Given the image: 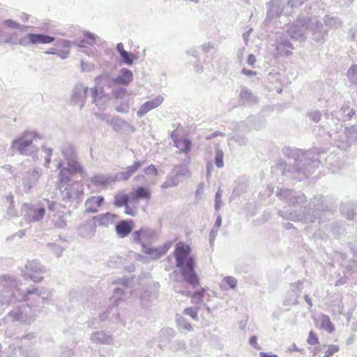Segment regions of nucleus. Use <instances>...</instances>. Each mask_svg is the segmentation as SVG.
Listing matches in <instances>:
<instances>
[{"mask_svg":"<svg viewBox=\"0 0 357 357\" xmlns=\"http://www.w3.org/2000/svg\"><path fill=\"white\" fill-rule=\"evenodd\" d=\"M344 129L351 144L356 142L357 141V125H353L351 127H346Z\"/></svg>","mask_w":357,"mask_h":357,"instance_id":"a878e982","label":"nucleus"},{"mask_svg":"<svg viewBox=\"0 0 357 357\" xmlns=\"http://www.w3.org/2000/svg\"><path fill=\"white\" fill-rule=\"evenodd\" d=\"M218 135H222V133H221V132H220L219 134H218V132H215V133H213V136H212V137H215V136H217Z\"/></svg>","mask_w":357,"mask_h":357,"instance_id":"bf43d9fd","label":"nucleus"},{"mask_svg":"<svg viewBox=\"0 0 357 357\" xmlns=\"http://www.w3.org/2000/svg\"><path fill=\"white\" fill-rule=\"evenodd\" d=\"M256 62L255 56L253 54H250L248 57V63L250 66H254Z\"/></svg>","mask_w":357,"mask_h":357,"instance_id":"37998d69","label":"nucleus"},{"mask_svg":"<svg viewBox=\"0 0 357 357\" xmlns=\"http://www.w3.org/2000/svg\"><path fill=\"white\" fill-rule=\"evenodd\" d=\"M117 218V215L107 212L105 213L93 216L91 220L95 227H107L110 225H112Z\"/></svg>","mask_w":357,"mask_h":357,"instance_id":"9d476101","label":"nucleus"},{"mask_svg":"<svg viewBox=\"0 0 357 357\" xmlns=\"http://www.w3.org/2000/svg\"><path fill=\"white\" fill-rule=\"evenodd\" d=\"M134 226L132 220H121L115 227L116 232L119 237L125 238L128 236Z\"/></svg>","mask_w":357,"mask_h":357,"instance_id":"f8f14e48","label":"nucleus"},{"mask_svg":"<svg viewBox=\"0 0 357 357\" xmlns=\"http://www.w3.org/2000/svg\"><path fill=\"white\" fill-rule=\"evenodd\" d=\"M325 116H326V118H327V119H328V114L327 113H326V114H325Z\"/></svg>","mask_w":357,"mask_h":357,"instance_id":"0e129e2a","label":"nucleus"},{"mask_svg":"<svg viewBox=\"0 0 357 357\" xmlns=\"http://www.w3.org/2000/svg\"><path fill=\"white\" fill-rule=\"evenodd\" d=\"M355 341V336L354 335H351L347 340V344L348 345L351 344Z\"/></svg>","mask_w":357,"mask_h":357,"instance_id":"8fccbe9b","label":"nucleus"},{"mask_svg":"<svg viewBox=\"0 0 357 357\" xmlns=\"http://www.w3.org/2000/svg\"><path fill=\"white\" fill-rule=\"evenodd\" d=\"M307 27V22L305 19L297 20L294 24H291V39L304 40Z\"/></svg>","mask_w":357,"mask_h":357,"instance_id":"1a4fd4ad","label":"nucleus"},{"mask_svg":"<svg viewBox=\"0 0 357 357\" xmlns=\"http://www.w3.org/2000/svg\"><path fill=\"white\" fill-rule=\"evenodd\" d=\"M347 77L349 82L352 84L357 85V65L352 64L347 70Z\"/></svg>","mask_w":357,"mask_h":357,"instance_id":"b1692460","label":"nucleus"},{"mask_svg":"<svg viewBox=\"0 0 357 357\" xmlns=\"http://www.w3.org/2000/svg\"><path fill=\"white\" fill-rule=\"evenodd\" d=\"M249 342L255 349H261V347L257 344V338L256 336L251 337L250 339Z\"/></svg>","mask_w":357,"mask_h":357,"instance_id":"ea45409f","label":"nucleus"},{"mask_svg":"<svg viewBox=\"0 0 357 357\" xmlns=\"http://www.w3.org/2000/svg\"><path fill=\"white\" fill-rule=\"evenodd\" d=\"M130 197L128 194L121 191L114 196L113 204L117 208L124 206V213L130 216L134 217L137 215L138 208L136 206H130L128 204Z\"/></svg>","mask_w":357,"mask_h":357,"instance_id":"423d86ee","label":"nucleus"},{"mask_svg":"<svg viewBox=\"0 0 357 357\" xmlns=\"http://www.w3.org/2000/svg\"><path fill=\"white\" fill-rule=\"evenodd\" d=\"M307 282V280H298L295 284H291V291L300 293L303 289V283Z\"/></svg>","mask_w":357,"mask_h":357,"instance_id":"72a5a7b5","label":"nucleus"},{"mask_svg":"<svg viewBox=\"0 0 357 357\" xmlns=\"http://www.w3.org/2000/svg\"><path fill=\"white\" fill-rule=\"evenodd\" d=\"M33 139L32 134L24 133L22 137L13 141L12 146L20 153L24 154L26 153L27 148L32 144Z\"/></svg>","mask_w":357,"mask_h":357,"instance_id":"9b49d317","label":"nucleus"},{"mask_svg":"<svg viewBox=\"0 0 357 357\" xmlns=\"http://www.w3.org/2000/svg\"><path fill=\"white\" fill-rule=\"evenodd\" d=\"M116 49H117L118 52H119L120 55L121 54H123V52H126L124 50L123 45L122 43L117 44Z\"/></svg>","mask_w":357,"mask_h":357,"instance_id":"de8ad7c7","label":"nucleus"},{"mask_svg":"<svg viewBox=\"0 0 357 357\" xmlns=\"http://www.w3.org/2000/svg\"><path fill=\"white\" fill-rule=\"evenodd\" d=\"M117 111L121 112H124V110L123 109H120V108H117Z\"/></svg>","mask_w":357,"mask_h":357,"instance_id":"052dcab7","label":"nucleus"},{"mask_svg":"<svg viewBox=\"0 0 357 357\" xmlns=\"http://www.w3.org/2000/svg\"><path fill=\"white\" fill-rule=\"evenodd\" d=\"M298 303V301L296 299H295V301L293 303V304H297Z\"/></svg>","mask_w":357,"mask_h":357,"instance_id":"e2e57ef3","label":"nucleus"},{"mask_svg":"<svg viewBox=\"0 0 357 357\" xmlns=\"http://www.w3.org/2000/svg\"><path fill=\"white\" fill-rule=\"evenodd\" d=\"M205 292L206 289L204 287H201L198 290L195 291L193 294H190V292H185V295L191 297L192 303H200L203 301Z\"/></svg>","mask_w":357,"mask_h":357,"instance_id":"5701e85b","label":"nucleus"},{"mask_svg":"<svg viewBox=\"0 0 357 357\" xmlns=\"http://www.w3.org/2000/svg\"><path fill=\"white\" fill-rule=\"evenodd\" d=\"M144 163V162L135 161L132 165L128 166L123 172H121V178L124 181L128 180L141 168Z\"/></svg>","mask_w":357,"mask_h":357,"instance_id":"6ab92c4d","label":"nucleus"},{"mask_svg":"<svg viewBox=\"0 0 357 357\" xmlns=\"http://www.w3.org/2000/svg\"><path fill=\"white\" fill-rule=\"evenodd\" d=\"M7 23L9 24L10 26H11V24H13V26H18V24L13 22L12 21H8V22H7Z\"/></svg>","mask_w":357,"mask_h":357,"instance_id":"13d9d810","label":"nucleus"},{"mask_svg":"<svg viewBox=\"0 0 357 357\" xmlns=\"http://www.w3.org/2000/svg\"><path fill=\"white\" fill-rule=\"evenodd\" d=\"M104 202L105 199L102 196L96 195L87 198L84 203V213L87 214L98 213Z\"/></svg>","mask_w":357,"mask_h":357,"instance_id":"6e6552de","label":"nucleus"},{"mask_svg":"<svg viewBox=\"0 0 357 357\" xmlns=\"http://www.w3.org/2000/svg\"><path fill=\"white\" fill-rule=\"evenodd\" d=\"M221 192L219 190L215 194V208L218 209L220 207V203L221 202Z\"/></svg>","mask_w":357,"mask_h":357,"instance_id":"a19ab883","label":"nucleus"},{"mask_svg":"<svg viewBox=\"0 0 357 357\" xmlns=\"http://www.w3.org/2000/svg\"><path fill=\"white\" fill-rule=\"evenodd\" d=\"M307 342L310 345H316L319 344L318 337L314 331H311L309 333V335L307 339Z\"/></svg>","mask_w":357,"mask_h":357,"instance_id":"7c9ffc66","label":"nucleus"},{"mask_svg":"<svg viewBox=\"0 0 357 357\" xmlns=\"http://www.w3.org/2000/svg\"><path fill=\"white\" fill-rule=\"evenodd\" d=\"M83 174L84 170L79 162L74 160L68 161V167L61 169L59 174V179L61 183H67L70 181V177L66 174Z\"/></svg>","mask_w":357,"mask_h":357,"instance_id":"0eeeda50","label":"nucleus"},{"mask_svg":"<svg viewBox=\"0 0 357 357\" xmlns=\"http://www.w3.org/2000/svg\"><path fill=\"white\" fill-rule=\"evenodd\" d=\"M45 212V208H43L38 210L37 213L39 216V218H42L44 216Z\"/></svg>","mask_w":357,"mask_h":357,"instance_id":"3c124183","label":"nucleus"},{"mask_svg":"<svg viewBox=\"0 0 357 357\" xmlns=\"http://www.w3.org/2000/svg\"><path fill=\"white\" fill-rule=\"evenodd\" d=\"M179 168L181 169L177 170V172L176 173V175L177 176H185V175H188L190 174V172L188 168H186V167L182 168L181 167H179Z\"/></svg>","mask_w":357,"mask_h":357,"instance_id":"58836bf2","label":"nucleus"},{"mask_svg":"<svg viewBox=\"0 0 357 357\" xmlns=\"http://www.w3.org/2000/svg\"><path fill=\"white\" fill-rule=\"evenodd\" d=\"M307 0H291V8L296 6H301Z\"/></svg>","mask_w":357,"mask_h":357,"instance_id":"79ce46f5","label":"nucleus"},{"mask_svg":"<svg viewBox=\"0 0 357 357\" xmlns=\"http://www.w3.org/2000/svg\"><path fill=\"white\" fill-rule=\"evenodd\" d=\"M215 165L218 168H221L224 166L223 153L221 151H218L216 153Z\"/></svg>","mask_w":357,"mask_h":357,"instance_id":"f704fd0d","label":"nucleus"},{"mask_svg":"<svg viewBox=\"0 0 357 357\" xmlns=\"http://www.w3.org/2000/svg\"><path fill=\"white\" fill-rule=\"evenodd\" d=\"M191 249L189 245L180 242L176 244L174 252L176 265L180 268L184 280L193 287L199 284V279L195 271V259L190 256Z\"/></svg>","mask_w":357,"mask_h":357,"instance_id":"7ed1b4c3","label":"nucleus"},{"mask_svg":"<svg viewBox=\"0 0 357 357\" xmlns=\"http://www.w3.org/2000/svg\"><path fill=\"white\" fill-rule=\"evenodd\" d=\"M119 93H125V90H122V91H121L119 92V91H114V92H113V95L114 96L115 98H117L119 96Z\"/></svg>","mask_w":357,"mask_h":357,"instance_id":"5fc2aeb1","label":"nucleus"},{"mask_svg":"<svg viewBox=\"0 0 357 357\" xmlns=\"http://www.w3.org/2000/svg\"><path fill=\"white\" fill-rule=\"evenodd\" d=\"M123 61L128 65H132L133 63L134 56L128 53V52H123V54H121Z\"/></svg>","mask_w":357,"mask_h":357,"instance_id":"473e14b6","label":"nucleus"},{"mask_svg":"<svg viewBox=\"0 0 357 357\" xmlns=\"http://www.w3.org/2000/svg\"><path fill=\"white\" fill-rule=\"evenodd\" d=\"M306 116L313 122L318 123L321 119L322 114L319 110L312 109L306 113Z\"/></svg>","mask_w":357,"mask_h":357,"instance_id":"cd10ccee","label":"nucleus"},{"mask_svg":"<svg viewBox=\"0 0 357 357\" xmlns=\"http://www.w3.org/2000/svg\"><path fill=\"white\" fill-rule=\"evenodd\" d=\"M304 351V349H298L297 348L296 345L294 343H293V344H291V351Z\"/></svg>","mask_w":357,"mask_h":357,"instance_id":"864d4df0","label":"nucleus"},{"mask_svg":"<svg viewBox=\"0 0 357 357\" xmlns=\"http://www.w3.org/2000/svg\"><path fill=\"white\" fill-rule=\"evenodd\" d=\"M355 0H342L343 6H351L353 3V2Z\"/></svg>","mask_w":357,"mask_h":357,"instance_id":"603ef678","label":"nucleus"},{"mask_svg":"<svg viewBox=\"0 0 357 357\" xmlns=\"http://www.w3.org/2000/svg\"><path fill=\"white\" fill-rule=\"evenodd\" d=\"M326 230L335 238H342L346 235L345 224L339 222H335L327 225Z\"/></svg>","mask_w":357,"mask_h":357,"instance_id":"ddd939ff","label":"nucleus"},{"mask_svg":"<svg viewBox=\"0 0 357 357\" xmlns=\"http://www.w3.org/2000/svg\"><path fill=\"white\" fill-rule=\"evenodd\" d=\"M321 328L325 329L328 333H332L335 331V326L331 321V319L328 315L323 314L321 319Z\"/></svg>","mask_w":357,"mask_h":357,"instance_id":"bb28decb","label":"nucleus"},{"mask_svg":"<svg viewBox=\"0 0 357 357\" xmlns=\"http://www.w3.org/2000/svg\"><path fill=\"white\" fill-rule=\"evenodd\" d=\"M334 139L337 143V146L341 150L345 151L351 146L345 130L343 132H337Z\"/></svg>","mask_w":357,"mask_h":357,"instance_id":"a211bd4d","label":"nucleus"},{"mask_svg":"<svg viewBox=\"0 0 357 357\" xmlns=\"http://www.w3.org/2000/svg\"><path fill=\"white\" fill-rule=\"evenodd\" d=\"M163 101V98L158 96L152 100H149L143 104L137 111V116L141 118L149 111L160 106Z\"/></svg>","mask_w":357,"mask_h":357,"instance_id":"4468645a","label":"nucleus"},{"mask_svg":"<svg viewBox=\"0 0 357 357\" xmlns=\"http://www.w3.org/2000/svg\"><path fill=\"white\" fill-rule=\"evenodd\" d=\"M242 73L247 76H252L256 75V72L247 69H243Z\"/></svg>","mask_w":357,"mask_h":357,"instance_id":"c03bdc74","label":"nucleus"},{"mask_svg":"<svg viewBox=\"0 0 357 357\" xmlns=\"http://www.w3.org/2000/svg\"><path fill=\"white\" fill-rule=\"evenodd\" d=\"M221 222V220H217V222Z\"/></svg>","mask_w":357,"mask_h":357,"instance_id":"69168bd1","label":"nucleus"},{"mask_svg":"<svg viewBox=\"0 0 357 357\" xmlns=\"http://www.w3.org/2000/svg\"><path fill=\"white\" fill-rule=\"evenodd\" d=\"M145 174L148 175H151L153 176H156L158 174V172L157 168L154 165H149L145 169H144Z\"/></svg>","mask_w":357,"mask_h":357,"instance_id":"c9c22d12","label":"nucleus"},{"mask_svg":"<svg viewBox=\"0 0 357 357\" xmlns=\"http://www.w3.org/2000/svg\"><path fill=\"white\" fill-rule=\"evenodd\" d=\"M183 129L177 127L171 133V138L174 142V145L178 150L180 153L188 154L192 149V142L185 136Z\"/></svg>","mask_w":357,"mask_h":357,"instance_id":"39448f33","label":"nucleus"},{"mask_svg":"<svg viewBox=\"0 0 357 357\" xmlns=\"http://www.w3.org/2000/svg\"><path fill=\"white\" fill-rule=\"evenodd\" d=\"M349 247L354 255L353 263L356 264L355 266H351V267L354 272L357 273V240L349 243Z\"/></svg>","mask_w":357,"mask_h":357,"instance_id":"c85d7f7f","label":"nucleus"},{"mask_svg":"<svg viewBox=\"0 0 357 357\" xmlns=\"http://www.w3.org/2000/svg\"><path fill=\"white\" fill-rule=\"evenodd\" d=\"M132 239L135 243L142 246V251L154 258H159L165 253L162 248H157L153 246V235L151 231L146 228H141L132 233Z\"/></svg>","mask_w":357,"mask_h":357,"instance_id":"20e7f679","label":"nucleus"},{"mask_svg":"<svg viewBox=\"0 0 357 357\" xmlns=\"http://www.w3.org/2000/svg\"><path fill=\"white\" fill-rule=\"evenodd\" d=\"M291 158L294 162L291 165V179L301 181L313 174L321 163L317 154L300 149H291Z\"/></svg>","mask_w":357,"mask_h":357,"instance_id":"f03ea898","label":"nucleus"},{"mask_svg":"<svg viewBox=\"0 0 357 357\" xmlns=\"http://www.w3.org/2000/svg\"><path fill=\"white\" fill-rule=\"evenodd\" d=\"M133 79V75L131 70L122 68L119 75L114 79V82L118 85H128Z\"/></svg>","mask_w":357,"mask_h":357,"instance_id":"f3484780","label":"nucleus"},{"mask_svg":"<svg viewBox=\"0 0 357 357\" xmlns=\"http://www.w3.org/2000/svg\"><path fill=\"white\" fill-rule=\"evenodd\" d=\"M347 282V278H340V280H337L336 282H335V285L336 286H338V285H342V284H345Z\"/></svg>","mask_w":357,"mask_h":357,"instance_id":"09e8293b","label":"nucleus"},{"mask_svg":"<svg viewBox=\"0 0 357 357\" xmlns=\"http://www.w3.org/2000/svg\"><path fill=\"white\" fill-rule=\"evenodd\" d=\"M260 357H271V356L266 353L261 352Z\"/></svg>","mask_w":357,"mask_h":357,"instance_id":"4d7b16f0","label":"nucleus"},{"mask_svg":"<svg viewBox=\"0 0 357 357\" xmlns=\"http://www.w3.org/2000/svg\"><path fill=\"white\" fill-rule=\"evenodd\" d=\"M182 328L186 331H191L193 329L192 326L190 323H185L184 324L181 325Z\"/></svg>","mask_w":357,"mask_h":357,"instance_id":"a18cd8bd","label":"nucleus"},{"mask_svg":"<svg viewBox=\"0 0 357 357\" xmlns=\"http://www.w3.org/2000/svg\"><path fill=\"white\" fill-rule=\"evenodd\" d=\"M328 198L319 196L314 197L312 201V208L305 205L306 199L304 194L295 192L291 190V221H305L314 222L319 218L321 212L333 211L337 206L333 204H327Z\"/></svg>","mask_w":357,"mask_h":357,"instance_id":"f257e3e1","label":"nucleus"},{"mask_svg":"<svg viewBox=\"0 0 357 357\" xmlns=\"http://www.w3.org/2000/svg\"><path fill=\"white\" fill-rule=\"evenodd\" d=\"M29 43L33 45L48 44L54 40V38L45 34L29 33L26 35Z\"/></svg>","mask_w":357,"mask_h":357,"instance_id":"dca6fc26","label":"nucleus"},{"mask_svg":"<svg viewBox=\"0 0 357 357\" xmlns=\"http://www.w3.org/2000/svg\"><path fill=\"white\" fill-rule=\"evenodd\" d=\"M324 24L330 29H339L342 27V20L337 15H326L324 18Z\"/></svg>","mask_w":357,"mask_h":357,"instance_id":"aec40b11","label":"nucleus"},{"mask_svg":"<svg viewBox=\"0 0 357 357\" xmlns=\"http://www.w3.org/2000/svg\"><path fill=\"white\" fill-rule=\"evenodd\" d=\"M223 282L231 289H234L237 284V280L234 277L227 276L223 279Z\"/></svg>","mask_w":357,"mask_h":357,"instance_id":"2f4dec72","label":"nucleus"},{"mask_svg":"<svg viewBox=\"0 0 357 357\" xmlns=\"http://www.w3.org/2000/svg\"><path fill=\"white\" fill-rule=\"evenodd\" d=\"M289 47V44L287 43H282L280 44H279L278 46H277V50L278 51V53L282 54V52L285 50V52H287V49Z\"/></svg>","mask_w":357,"mask_h":357,"instance_id":"4c0bfd02","label":"nucleus"},{"mask_svg":"<svg viewBox=\"0 0 357 357\" xmlns=\"http://www.w3.org/2000/svg\"><path fill=\"white\" fill-rule=\"evenodd\" d=\"M351 329L353 331L357 332V323L356 322L352 324Z\"/></svg>","mask_w":357,"mask_h":357,"instance_id":"6e6d98bb","label":"nucleus"},{"mask_svg":"<svg viewBox=\"0 0 357 357\" xmlns=\"http://www.w3.org/2000/svg\"><path fill=\"white\" fill-rule=\"evenodd\" d=\"M46 53L47 54H54V52H53L52 50H50V52H47Z\"/></svg>","mask_w":357,"mask_h":357,"instance_id":"680f3d73","label":"nucleus"},{"mask_svg":"<svg viewBox=\"0 0 357 357\" xmlns=\"http://www.w3.org/2000/svg\"><path fill=\"white\" fill-rule=\"evenodd\" d=\"M340 111L344 118V121L351 120L354 115L356 114V110L353 108L350 109L348 104L343 105L340 109Z\"/></svg>","mask_w":357,"mask_h":357,"instance_id":"393cba45","label":"nucleus"},{"mask_svg":"<svg viewBox=\"0 0 357 357\" xmlns=\"http://www.w3.org/2000/svg\"><path fill=\"white\" fill-rule=\"evenodd\" d=\"M327 35V31L324 29L322 24H317L313 30L312 39L317 43H322Z\"/></svg>","mask_w":357,"mask_h":357,"instance_id":"4be33fe9","label":"nucleus"},{"mask_svg":"<svg viewBox=\"0 0 357 357\" xmlns=\"http://www.w3.org/2000/svg\"><path fill=\"white\" fill-rule=\"evenodd\" d=\"M356 206L352 202H346L342 203L340 206V211L343 216H345L349 220H354L356 216L355 212Z\"/></svg>","mask_w":357,"mask_h":357,"instance_id":"2eb2a0df","label":"nucleus"},{"mask_svg":"<svg viewBox=\"0 0 357 357\" xmlns=\"http://www.w3.org/2000/svg\"><path fill=\"white\" fill-rule=\"evenodd\" d=\"M304 298H305V302L309 305L310 308L311 307H312V305H313L312 304V300L309 296V295H307V294L305 295Z\"/></svg>","mask_w":357,"mask_h":357,"instance_id":"49530a36","label":"nucleus"},{"mask_svg":"<svg viewBox=\"0 0 357 357\" xmlns=\"http://www.w3.org/2000/svg\"><path fill=\"white\" fill-rule=\"evenodd\" d=\"M151 197V193L150 190L144 187L137 188L132 194V199L133 200H137L139 199L149 200Z\"/></svg>","mask_w":357,"mask_h":357,"instance_id":"412c9836","label":"nucleus"},{"mask_svg":"<svg viewBox=\"0 0 357 357\" xmlns=\"http://www.w3.org/2000/svg\"><path fill=\"white\" fill-rule=\"evenodd\" d=\"M221 222V220H217V222Z\"/></svg>","mask_w":357,"mask_h":357,"instance_id":"338daca9","label":"nucleus"},{"mask_svg":"<svg viewBox=\"0 0 357 357\" xmlns=\"http://www.w3.org/2000/svg\"><path fill=\"white\" fill-rule=\"evenodd\" d=\"M339 351V347L335 344H331L328 346V350L326 352V355L328 356H333L335 353Z\"/></svg>","mask_w":357,"mask_h":357,"instance_id":"e433bc0d","label":"nucleus"},{"mask_svg":"<svg viewBox=\"0 0 357 357\" xmlns=\"http://www.w3.org/2000/svg\"><path fill=\"white\" fill-rule=\"evenodd\" d=\"M183 312L185 314L190 316L194 320H198V307H186Z\"/></svg>","mask_w":357,"mask_h":357,"instance_id":"c756f323","label":"nucleus"},{"mask_svg":"<svg viewBox=\"0 0 357 357\" xmlns=\"http://www.w3.org/2000/svg\"><path fill=\"white\" fill-rule=\"evenodd\" d=\"M324 357H330V356H328L327 355H324Z\"/></svg>","mask_w":357,"mask_h":357,"instance_id":"774afa93","label":"nucleus"}]
</instances>
